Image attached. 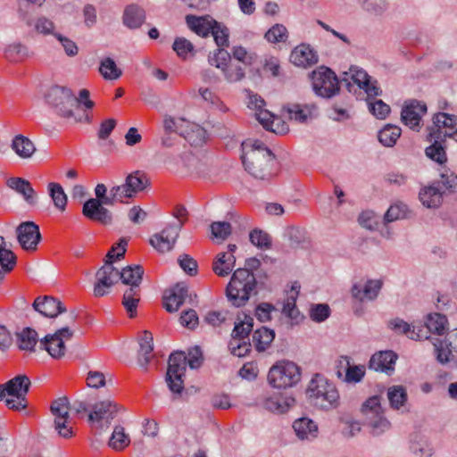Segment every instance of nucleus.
Segmentation results:
<instances>
[{
    "mask_svg": "<svg viewBox=\"0 0 457 457\" xmlns=\"http://www.w3.org/2000/svg\"><path fill=\"white\" fill-rule=\"evenodd\" d=\"M241 146L242 162L248 173L260 179H269L275 174V156L262 142L247 139Z\"/></svg>",
    "mask_w": 457,
    "mask_h": 457,
    "instance_id": "f257e3e1",
    "label": "nucleus"
},
{
    "mask_svg": "<svg viewBox=\"0 0 457 457\" xmlns=\"http://www.w3.org/2000/svg\"><path fill=\"white\" fill-rule=\"evenodd\" d=\"M203 362V354L198 346L194 347L188 353V359L183 352L171 353L169 358L166 380L170 389L173 393H180L184 387L183 378L185 376L187 364L192 369H196Z\"/></svg>",
    "mask_w": 457,
    "mask_h": 457,
    "instance_id": "f03ea898",
    "label": "nucleus"
},
{
    "mask_svg": "<svg viewBox=\"0 0 457 457\" xmlns=\"http://www.w3.org/2000/svg\"><path fill=\"white\" fill-rule=\"evenodd\" d=\"M306 395L313 405L323 410L339 405V393L336 386L320 374H315L311 379Z\"/></svg>",
    "mask_w": 457,
    "mask_h": 457,
    "instance_id": "7ed1b4c3",
    "label": "nucleus"
},
{
    "mask_svg": "<svg viewBox=\"0 0 457 457\" xmlns=\"http://www.w3.org/2000/svg\"><path fill=\"white\" fill-rule=\"evenodd\" d=\"M256 287V279L249 269H237L226 288L227 297L237 307L245 304Z\"/></svg>",
    "mask_w": 457,
    "mask_h": 457,
    "instance_id": "20e7f679",
    "label": "nucleus"
},
{
    "mask_svg": "<svg viewBox=\"0 0 457 457\" xmlns=\"http://www.w3.org/2000/svg\"><path fill=\"white\" fill-rule=\"evenodd\" d=\"M77 315L71 312L64 317L63 325L54 334L46 336L40 345L54 359H61L65 355V341L71 340L74 336L73 326L76 323Z\"/></svg>",
    "mask_w": 457,
    "mask_h": 457,
    "instance_id": "39448f33",
    "label": "nucleus"
},
{
    "mask_svg": "<svg viewBox=\"0 0 457 457\" xmlns=\"http://www.w3.org/2000/svg\"><path fill=\"white\" fill-rule=\"evenodd\" d=\"M30 386V380L26 375H18L4 384L0 385V401L5 396L16 399H6V405L12 410H22L27 406L26 395Z\"/></svg>",
    "mask_w": 457,
    "mask_h": 457,
    "instance_id": "423d86ee",
    "label": "nucleus"
},
{
    "mask_svg": "<svg viewBox=\"0 0 457 457\" xmlns=\"http://www.w3.org/2000/svg\"><path fill=\"white\" fill-rule=\"evenodd\" d=\"M301 379V370L294 362L281 361L269 370L268 381L276 388H287L296 385Z\"/></svg>",
    "mask_w": 457,
    "mask_h": 457,
    "instance_id": "0eeeda50",
    "label": "nucleus"
},
{
    "mask_svg": "<svg viewBox=\"0 0 457 457\" xmlns=\"http://www.w3.org/2000/svg\"><path fill=\"white\" fill-rule=\"evenodd\" d=\"M120 410L121 406L110 398L96 403L88 415L91 428L96 433L107 429Z\"/></svg>",
    "mask_w": 457,
    "mask_h": 457,
    "instance_id": "6e6552de",
    "label": "nucleus"
},
{
    "mask_svg": "<svg viewBox=\"0 0 457 457\" xmlns=\"http://www.w3.org/2000/svg\"><path fill=\"white\" fill-rule=\"evenodd\" d=\"M46 101L60 116L67 119L75 118L77 121L82 120V118L75 116L74 107L78 101L69 88L61 86L52 87L46 94Z\"/></svg>",
    "mask_w": 457,
    "mask_h": 457,
    "instance_id": "1a4fd4ad",
    "label": "nucleus"
},
{
    "mask_svg": "<svg viewBox=\"0 0 457 457\" xmlns=\"http://www.w3.org/2000/svg\"><path fill=\"white\" fill-rule=\"evenodd\" d=\"M149 185V179L145 173L136 170L126 177L125 183L112 187V200H120L125 203L134 198L139 192H142Z\"/></svg>",
    "mask_w": 457,
    "mask_h": 457,
    "instance_id": "9d476101",
    "label": "nucleus"
},
{
    "mask_svg": "<svg viewBox=\"0 0 457 457\" xmlns=\"http://www.w3.org/2000/svg\"><path fill=\"white\" fill-rule=\"evenodd\" d=\"M50 411L54 417V429L63 438H71L74 435L72 420L70 418V406L67 397H60L52 402Z\"/></svg>",
    "mask_w": 457,
    "mask_h": 457,
    "instance_id": "9b49d317",
    "label": "nucleus"
},
{
    "mask_svg": "<svg viewBox=\"0 0 457 457\" xmlns=\"http://www.w3.org/2000/svg\"><path fill=\"white\" fill-rule=\"evenodd\" d=\"M314 92L322 97H331L339 90L338 79L328 68L320 67L311 75Z\"/></svg>",
    "mask_w": 457,
    "mask_h": 457,
    "instance_id": "f8f14e48",
    "label": "nucleus"
},
{
    "mask_svg": "<svg viewBox=\"0 0 457 457\" xmlns=\"http://www.w3.org/2000/svg\"><path fill=\"white\" fill-rule=\"evenodd\" d=\"M361 412L374 434H380L389 428L390 423L383 417L379 396L374 395L368 398L361 406Z\"/></svg>",
    "mask_w": 457,
    "mask_h": 457,
    "instance_id": "ddd939ff",
    "label": "nucleus"
},
{
    "mask_svg": "<svg viewBox=\"0 0 457 457\" xmlns=\"http://www.w3.org/2000/svg\"><path fill=\"white\" fill-rule=\"evenodd\" d=\"M118 281L119 270L113 266L112 262L105 261V263L96 273L95 296L102 297L107 295Z\"/></svg>",
    "mask_w": 457,
    "mask_h": 457,
    "instance_id": "4468645a",
    "label": "nucleus"
},
{
    "mask_svg": "<svg viewBox=\"0 0 457 457\" xmlns=\"http://www.w3.org/2000/svg\"><path fill=\"white\" fill-rule=\"evenodd\" d=\"M428 137L445 138L457 133V116L438 112L433 117V125L428 129Z\"/></svg>",
    "mask_w": 457,
    "mask_h": 457,
    "instance_id": "2eb2a0df",
    "label": "nucleus"
},
{
    "mask_svg": "<svg viewBox=\"0 0 457 457\" xmlns=\"http://www.w3.org/2000/svg\"><path fill=\"white\" fill-rule=\"evenodd\" d=\"M427 112L425 103L418 100L406 101L401 112L402 121L412 129H419L422 116Z\"/></svg>",
    "mask_w": 457,
    "mask_h": 457,
    "instance_id": "dca6fc26",
    "label": "nucleus"
},
{
    "mask_svg": "<svg viewBox=\"0 0 457 457\" xmlns=\"http://www.w3.org/2000/svg\"><path fill=\"white\" fill-rule=\"evenodd\" d=\"M21 246L26 251H34L41 239L39 228L32 221L20 224L16 229Z\"/></svg>",
    "mask_w": 457,
    "mask_h": 457,
    "instance_id": "f3484780",
    "label": "nucleus"
},
{
    "mask_svg": "<svg viewBox=\"0 0 457 457\" xmlns=\"http://www.w3.org/2000/svg\"><path fill=\"white\" fill-rule=\"evenodd\" d=\"M181 225H169L150 240L151 245L159 252L170 251L179 237Z\"/></svg>",
    "mask_w": 457,
    "mask_h": 457,
    "instance_id": "a211bd4d",
    "label": "nucleus"
},
{
    "mask_svg": "<svg viewBox=\"0 0 457 457\" xmlns=\"http://www.w3.org/2000/svg\"><path fill=\"white\" fill-rule=\"evenodd\" d=\"M103 204L99 200L91 198L84 204L82 213L93 221L109 224L112 221V214Z\"/></svg>",
    "mask_w": 457,
    "mask_h": 457,
    "instance_id": "6ab92c4d",
    "label": "nucleus"
},
{
    "mask_svg": "<svg viewBox=\"0 0 457 457\" xmlns=\"http://www.w3.org/2000/svg\"><path fill=\"white\" fill-rule=\"evenodd\" d=\"M33 308L42 315L49 318H54L58 314L66 312V308L60 300L47 295L36 298L33 303Z\"/></svg>",
    "mask_w": 457,
    "mask_h": 457,
    "instance_id": "aec40b11",
    "label": "nucleus"
},
{
    "mask_svg": "<svg viewBox=\"0 0 457 457\" xmlns=\"http://www.w3.org/2000/svg\"><path fill=\"white\" fill-rule=\"evenodd\" d=\"M256 120L262 127L276 134H284L288 130L287 124L270 111L262 108L254 112Z\"/></svg>",
    "mask_w": 457,
    "mask_h": 457,
    "instance_id": "412c9836",
    "label": "nucleus"
},
{
    "mask_svg": "<svg viewBox=\"0 0 457 457\" xmlns=\"http://www.w3.org/2000/svg\"><path fill=\"white\" fill-rule=\"evenodd\" d=\"M291 62L299 67H307L315 64L318 57L309 45L297 46L290 54Z\"/></svg>",
    "mask_w": 457,
    "mask_h": 457,
    "instance_id": "4be33fe9",
    "label": "nucleus"
},
{
    "mask_svg": "<svg viewBox=\"0 0 457 457\" xmlns=\"http://www.w3.org/2000/svg\"><path fill=\"white\" fill-rule=\"evenodd\" d=\"M188 295L187 287L183 283L177 284L169 295L164 297L163 305L167 312H177Z\"/></svg>",
    "mask_w": 457,
    "mask_h": 457,
    "instance_id": "5701e85b",
    "label": "nucleus"
},
{
    "mask_svg": "<svg viewBox=\"0 0 457 457\" xmlns=\"http://www.w3.org/2000/svg\"><path fill=\"white\" fill-rule=\"evenodd\" d=\"M380 279L368 280L361 287L360 285H353L352 288V295L354 299L363 302L365 300H373L378 296L382 287Z\"/></svg>",
    "mask_w": 457,
    "mask_h": 457,
    "instance_id": "b1692460",
    "label": "nucleus"
},
{
    "mask_svg": "<svg viewBox=\"0 0 457 457\" xmlns=\"http://www.w3.org/2000/svg\"><path fill=\"white\" fill-rule=\"evenodd\" d=\"M7 186L21 195L29 204H37V194L29 180L22 178H11L7 180Z\"/></svg>",
    "mask_w": 457,
    "mask_h": 457,
    "instance_id": "393cba45",
    "label": "nucleus"
},
{
    "mask_svg": "<svg viewBox=\"0 0 457 457\" xmlns=\"http://www.w3.org/2000/svg\"><path fill=\"white\" fill-rule=\"evenodd\" d=\"M397 355L392 351L379 352L372 355L370 361V369L376 371L394 370Z\"/></svg>",
    "mask_w": 457,
    "mask_h": 457,
    "instance_id": "a878e982",
    "label": "nucleus"
},
{
    "mask_svg": "<svg viewBox=\"0 0 457 457\" xmlns=\"http://www.w3.org/2000/svg\"><path fill=\"white\" fill-rule=\"evenodd\" d=\"M186 21L189 29L203 37H207L213 29L214 22L210 16L187 15Z\"/></svg>",
    "mask_w": 457,
    "mask_h": 457,
    "instance_id": "bb28decb",
    "label": "nucleus"
},
{
    "mask_svg": "<svg viewBox=\"0 0 457 457\" xmlns=\"http://www.w3.org/2000/svg\"><path fill=\"white\" fill-rule=\"evenodd\" d=\"M295 403V400L292 396L280 394L267 398L263 404L264 407L270 411L284 413L292 407Z\"/></svg>",
    "mask_w": 457,
    "mask_h": 457,
    "instance_id": "cd10ccee",
    "label": "nucleus"
},
{
    "mask_svg": "<svg viewBox=\"0 0 457 457\" xmlns=\"http://www.w3.org/2000/svg\"><path fill=\"white\" fill-rule=\"evenodd\" d=\"M293 428L296 436L302 440H311L318 436L317 425L308 418L296 420L293 424Z\"/></svg>",
    "mask_w": 457,
    "mask_h": 457,
    "instance_id": "c85d7f7f",
    "label": "nucleus"
},
{
    "mask_svg": "<svg viewBox=\"0 0 457 457\" xmlns=\"http://www.w3.org/2000/svg\"><path fill=\"white\" fill-rule=\"evenodd\" d=\"M236 257L231 253H219L212 263V270L220 277L228 276L233 270Z\"/></svg>",
    "mask_w": 457,
    "mask_h": 457,
    "instance_id": "c756f323",
    "label": "nucleus"
},
{
    "mask_svg": "<svg viewBox=\"0 0 457 457\" xmlns=\"http://www.w3.org/2000/svg\"><path fill=\"white\" fill-rule=\"evenodd\" d=\"M11 147L22 159L30 158L36 152L34 143L22 135H17L13 137Z\"/></svg>",
    "mask_w": 457,
    "mask_h": 457,
    "instance_id": "7c9ffc66",
    "label": "nucleus"
},
{
    "mask_svg": "<svg viewBox=\"0 0 457 457\" xmlns=\"http://www.w3.org/2000/svg\"><path fill=\"white\" fill-rule=\"evenodd\" d=\"M145 20V11L137 4L126 7L123 13V22L130 29L139 28Z\"/></svg>",
    "mask_w": 457,
    "mask_h": 457,
    "instance_id": "2f4dec72",
    "label": "nucleus"
},
{
    "mask_svg": "<svg viewBox=\"0 0 457 457\" xmlns=\"http://www.w3.org/2000/svg\"><path fill=\"white\" fill-rule=\"evenodd\" d=\"M419 197L422 204L428 208H436L442 203V192L434 185L422 187Z\"/></svg>",
    "mask_w": 457,
    "mask_h": 457,
    "instance_id": "473e14b6",
    "label": "nucleus"
},
{
    "mask_svg": "<svg viewBox=\"0 0 457 457\" xmlns=\"http://www.w3.org/2000/svg\"><path fill=\"white\" fill-rule=\"evenodd\" d=\"M317 107L314 104H291L287 107L289 119L299 122H305L308 119H312L315 115Z\"/></svg>",
    "mask_w": 457,
    "mask_h": 457,
    "instance_id": "72a5a7b5",
    "label": "nucleus"
},
{
    "mask_svg": "<svg viewBox=\"0 0 457 457\" xmlns=\"http://www.w3.org/2000/svg\"><path fill=\"white\" fill-rule=\"evenodd\" d=\"M144 270L139 265L128 266L119 270V280L121 279L122 283L130 286L129 287H139L142 280Z\"/></svg>",
    "mask_w": 457,
    "mask_h": 457,
    "instance_id": "f704fd0d",
    "label": "nucleus"
},
{
    "mask_svg": "<svg viewBox=\"0 0 457 457\" xmlns=\"http://www.w3.org/2000/svg\"><path fill=\"white\" fill-rule=\"evenodd\" d=\"M140 349L138 352V361L142 366H146L154 357L153 354V336L148 331H144L139 339Z\"/></svg>",
    "mask_w": 457,
    "mask_h": 457,
    "instance_id": "c9c22d12",
    "label": "nucleus"
},
{
    "mask_svg": "<svg viewBox=\"0 0 457 457\" xmlns=\"http://www.w3.org/2000/svg\"><path fill=\"white\" fill-rule=\"evenodd\" d=\"M275 338V332L266 327L256 329L253 335V343L259 352L265 351Z\"/></svg>",
    "mask_w": 457,
    "mask_h": 457,
    "instance_id": "e433bc0d",
    "label": "nucleus"
},
{
    "mask_svg": "<svg viewBox=\"0 0 457 457\" xmlns=\"http://www.w3.org/2000/svg\"><path fill=\"white\" fill-rule=\"evenodd\" d=\"M428 138L432 142V145L426 148V155L439 164L445 163L447 160L445 146L443 145L445 138L430 137L428 136Z\"/></svg>",
    "mask_w": 457,
    "mask_h": 457,
    "instance_id": "4c0bfd02",
    "label": "nucleus"
},
{
    "mask_svg": "<svg viewBox=\"0 0 457 457\" xmlns=\"http://www.w3.org/2000/svg\"><path fill=\"white\" fill-rule=\"evenodd\" d=\"M140 300V287H129L123 295L122 304L129 317H134Z\"/></svg>",
    "mask_w": 457,
    "mask_h": 457,
    "instance_id": "58836bf2",
    "label": "nucleus"
},
{
    "mask_svg": "<svg viewBox=\"0 0 457 457\" xmlns=\"http://www.w3.org/2000/svg\"><path fill=\"white\" fill-rule=\"evenodd\" d=\"M339 365L345 369V381L359 382L364 377L365 369L363 366H351L347 357H341L338 361Z\"/></svg>",
    "mask_w": 457,
    "mask_h": 457,
    "instance_id": "ea45409f",
    "label": "nucleus"
},
{
    "mask_svg": "<svg viewBox=\"0 0 457 457\" xmlns=\"http://www.w3.org/2000/svg\"><path fill=\"white\" fill-rule=\"evenodd\" d=\"M48 190L56 209L63 212L66 210L68 198L62 187L58 183L51 182L48 184Z\"/></svg>",
    "mask_w": 457,
    "mask_h": 457,
    "instance_id": "a19ab883",
    "label": "nucleus"
},
{
    "mask_svg": "<svg viewBox=\"0 0 457 457\" xmlns=\"http://www.w3.org/2000/svg\"><path fill=\"white\" fill-rule=\"evenodd\" d=\"M129 444L130 438L129 436L125 433L124 428L122 426H116L109 440V446L115 451H122L129 446Z\"/></svg>",
    "mask_w": 457,
    "mask_h": 457,
    "instance_id": "79ce46f5",
    "label": "nucleus"
},
{
    "mask_svg": "<svg viewBox=\"0 0 457 457\" xmlns=\"http://www.w3.org/2000/svg\"><path fill=\"white\" fill-rule=\"evenodd\" d=\"M29 50L21 43L9 45L4 50V57L12 62H20L29 57Z\"/></svg>",
    "mask_w": 457,
    "mask_h": 457,
    "instance_id": "37998d69",
    "label": "nucleus"
},
{
    "mask_svg": "<svg viewBox=\"0 0 457 457\" xmlns=\"http://www.w3.org/2000/svg\"><path fill=\"white\" fill-rule=\"evenodd\" d=\"M99 72L104 77V79L114 80L119 79L122 71L116 65L115 62L110 58L106 57L100 62Z\"/></svg>",
    "mask_w": 457,
    "mask_h": 457,
    "instance_id": "c03bdc74",
    "label": "nucleus"
},
{
    "mask_svg": "<svg viewBox=\"0 0 457 457\" xmlns=\"http://www.w3.org/2000/svg\"><path fill=\"white\" fill-rule=\"evenodd\" d=\"M18 345L23 351H34V347L37 342V333L29 328L23 329L17 335Z\"/></svg>",
    "mask_w": 457,
    "mask_h": 457,
    "instance_id": "a18cd8bd",
    "label": "nucleus"
},
{
    "mask_svg": "<svg viewBox=\"0 0 457 457\" xmlns=\"http://www.w3.org/2000/svg\"><path fill=\"white\" fill-rule=\"evenodd\" d=\"M427 328L436 334L443 335L447 329V319L440 313H431L428 315L426 320Z\"/></svg>",
    "mask_w": 457,
    "mask_h": 457,
    "instance_id": "49530a36",
    "label": "nucleus"
},
{
    "mask_svg": "<svg viewBox=\"0 0 457 457\" xmlns=\"http://www.w3.org/2000/svg\"><path fill=\"white\" fill-rule=\"evenodd\" d=\"M387 398L394 409H400L407 401V393L403 386H394L388 388Z\"/></svg>",
    "mask_w": 457,
    "mask_h": 457,
    "instance_id": "de8ad7c7",
    "label": "nucleus"
},
{
    "mask_svg": "<svg viewBox=\"0 0 457 457\" xmlns=\"http://www.w3.org/2000/svg\"><path fill=\"white\" fill-rule=\"evenodd\" d=\"M401 136V129L397 126L386 125L379 131L378 140L385 146H393Z\"/></svg>",
    "mask_w": 457,
    "mask_h": 457,
    "instance_id": "09e8293b",
    "label": "nucleus"
},
{
    "mask_svg": "<svg viewBox=\"0 0 457 457\" xmlns=\"http://www.w3.org/2000/svg\"><path fill=\"white\" fill-rule=\"evenodd\" d=\"M264 37L270 43H284L288 38V31L283 24L277 23L269 29Z\"/></svg>",
    "mask_w": 457,
    "mask_h": 457,
    "instance_id": "8fccbe9b",
    "label": "nucleus"
},
{
    "mask_svg": "<svg viewBox=\"0 0 457 457\" xmlns=\"http://www.w3.org/2000/svg\"><path fill=\"white\" fill-rule=\"evenodd\" d=\"M389 327L396 333L404 334L412 340H418L422 337L419 333L415 332L414 328H411L410 324L398 318L390 320Z\"/></svg>",
    "mask_w": 457,
    "mask_h": 457,
    "instance_id": "3c124183",
    "label": "nucleus"
},
{
    "mask_svg": "<svg viewBox=\"0 0 457 457\" xmlns=\"http://www.w3.org/2000/svg\"><path fill=\"white\" fill-rule=\"evenodd\" d=\"M224 78L229 83H235L245 78V69L232 61L221 71Z\"/></svg>",
    "mask_w": 457,
    "mask_h": 457,
    "instance_id": "603ef678",
    "label": "nucleus"
},
{
    "mask_svg": "<svg viewBox=\"0 0 457 457\" xmlns=\"http://www.w3.org/2000/svg\"><path fill=\"white\" fill-rule=\"evenodd\" d=\"M187 128H189V131H186L187 134L184 137L191 145H201L205 141L206 130L204 128L189 122Z\"/></svg>",
    "mask_w": 457,
    "mask_h": 457,
    "instance_id": "864d4df0",
    "label": "nucleus"
},
{
    "mask_svg": "<svg viewBox=\"0 0 457 457\" xmlns=\"http://www.w3.org/2000/svg\"><path fill=\"white\" fill-rule=\"evenodd\" d=\"M188 121L185 119H176L170 115H165L163 118V129L167 133H179L184 134V126L187 127Z\"/></svg>",
    "mask_w": 457,
    "mask_h": 457,
    "instance_id": "5fc2aeb1",
    "label": "nucleus"
},
{
    "mask_svg": "<svg viewBox=\"0 0 457 457\" xmlns=\"http://www.w3.org/2000/svg\"><path fill=\"white\" fill-rule=\"evenodd\" d=\"M211 232L213 238L222 242L231 234L232 228L227 221H214L211 224Z\"/></svg>",
    "mask_w": 457,
    "mask_h": 457,
    "instance_id": "6e6d98bb",
    "label": "nucleus"
},
{
    "mask_svg": "<svg viewBox=\"0 0 457 457\" xmlns=\"http://www.w3.org/2000/svg\"><path fill=\"white\" fill-rule=\"evenodd\" d=\"M172 47L180 58L186 59L189 54L194 55L195 47L193 44L185 37H177Z\"/></svg>",
    "mask_w": 457,
    "mask_h": 457,
    "instance_id": "4d7b16f0",
    "label": "nucleus"
},
{
    "mask_svg": "<svg viewBox=\"0 0 457 457\" xmlns=\"http://www.w3.org/2000/svg\"><path fill=\"white\" fill-rule=\"evenodd\" d=\"M253 320L251 317H245V320L239 324L236 325L232 331V338H237V340L245 341L247 338L249 333L253 329Z\"/></svg>",
    "mask_w": 457,
    "mask_h": 457,
    "instance_id": "13d9d810",
    "label": "nucleus"
},
{
    "mask_svg": "<svg viewBox=\"0 0 457 457\" xmlns=\"http://www.w3.org/2000/svg\"><path fill=\"white\" fill-rule=\"evenodd\" d=\"M232 61L231 54L219 47L214 53L212 57H210V63L216 68L222 71L230 62Z\"/></svg>",
    "mask_w": 457,
    "mask_h": 457,
    "instance_id": "bf43d9fd",
    "label": "nucleus"
},
{
    "mask_svg": "<svg viewBox=\"0 0 457 457\" xmlns=\"http://www.w3.org/2000/svg\"><path fill=\"white\" fill-rule=\"evenodd\" d=\"M230 54L236 61L240 62L245 66L251 65L255 60L254 54L248 52L240 46H233Z\"/></svg>",
    "mask_w": 457,
    "mask_h": 457,
    "instance_id": "052dcab7",
    "label": "nucleus"
},
{
    "mask_svg": "<svg viewBox=\"0 0 457 457\" xmlns=\"http://www.w3.org/2000/svg\"><path fill=\"white\" fill-rule=\"evenodd\" d=\"M249 237H250V241L252 242V244H253L254 245H256L259 248L268 249L270 247V245H271L270 237L266 232H264L262 230L253 229L250 233Z\"/></svg>",
    "mask_w": 457,
    "mask_h": 457,
    "instance_id": "680f3d73",
    "label": "nucleus"
},
{
    "mask_svg": "<svg viewBox=\"0 0 457 457\" xmlns=\"http://www.w3.org/2000/svg\"><path fill=\"white\" fill-rule=\"evenodd\" d=\"M211 33L219 47L228 46V31L227 28H222L219 22H214Z\"/></svg>",
    "mask_w": 457,
    "mask_h": 457,
    "instance_id": "e2e57ef3",
    "label": "nucleus"
},
{
    "mask_svg": "<svg viewBox=\"0 0 457 457\" xmlns=\"http://www.w3.org/2000/svg\"><path fill=\"white\" fill-rule=\"evenodd\" d=\"M407 207L405 204H397L391 205L385 214V221L392 222L394 220L406 217Z\"/></svg>",
    "mask_w": 457,
    "mask_h": 457,
    "instance_id": "0e129e2a",
    "label": "nucleus"
},
{
    "mask_svg": "<svg viewBox=\"0 0 457 457\" xmlns=\"http://www.w3.org/2000/svg\"><path fill=\"white\" fill-rule=\"evenodd\" d=\"M229 349L231 353L237 357L245 356L251 350V345L245 341L232 338L229 342Z\"/></svg>",
    "mask_w": 457,
    "mask_h": 457,
    "instance_id": "69168bd1",
    "label": "nucleus"
},
{
    "mask_svg": "<svg viewBox=\"0 0 457 457\" xmlns=\"http://www.w3.org/2000/svg\"><path fill=\"white\" fill-rule=\"evenodd\" d=\"M369 108L371 113L378 119H385L390 112V107L382 100H375L369 103Z\"/></svg>",
    "mask_w": 457,
    "mask_h": 457,
    "instance_id": "338daca9",
    "label": "nucleus"
},
{
    "mask_svg": "<svg viewBox=\"0 0 457 457\" xmlns=\"http://www.w3.org/2000/svg\"><path fill=\"white\" fill-rule=\"evenodd\" d=\"M127 245L128 242L126 239H120V241L115 245H113L106 254V261L112 262V263L115 260H120L121 257H123L126 253Z\"/></svg>",
    "mask_w": 457,
    "mask_h": 457,
    "instance_id": "774afa93",
    "label": "nucleus"
}]
</instances>
